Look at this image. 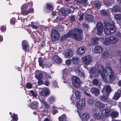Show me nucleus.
I'll list each match as a JSON object with an SVG mask.
<instances>
[{
    "label": "nucleus",
    "mask_w": 121,
    "mask_h": 121,
    "mask_svg": "<svg viewBox=\"0 0 121 121\" xmlns=\"http://www.w3.org/2000/svg\"><path fill=\"white\" fill-rule=\"evenodd\" d=\"M0 30L1 31H5L6 30V28L5 27L2 26L0 28Z\"/></svg>",
    "instance_id": "nucleus-60"
},
{
    "label": "nucleus",
    "mask_w": 121,
    "mask_h": 121,
    "mask_svg": "<svg viewBox=\"0 0 121 121\" xmlns=\"http://www.w3.org/2000/svg\"><path fill=\"white\" fill-rule=\"evenodd\" d=\"M110 113V115L112 118L117 117L118 116L119 114V113L117 112L113 111V110L111 111Z\"/></svg>",
    "instance_id": "nucleus-28"
},
{
    "label": "nucleus",
    "mask_w": 121,
    "mask_h": 121,
    "mask_svg": "<svg viewBox=\"0 0 121 121\" xmlns=\"http://www.w3.org/2000/svg\"><path fill=\"white\" fill-rule=\"evenodd\" d=\"M35 77L38 79H42L43 77L42 73L39 71L36 72L35 73Z\"/></svg>",
    "instance_id": "nucleus-27"
},
{
    "label": "nucleus",
    "mask_w": 121,
    "mask_h": 121,
    "mask_svg": "<svg viewBox=\"0 0 121 121\" xmlns=\"http://www.w3.org/2000/svg\"><path fill=\"white\" fill-rule=\"evenodd\" d=\"M74 71L76 74L81 77H84L85 73L82 70V68L80 67H78L75 68Z\"/></svg>",
    "instance_id": "nucleus-11"
},
{
    "label": "nucleus",
    "mask_w": 121,
    "mask_h": 121,
    "mask_svg": "<svg viewBox=\"0 0 121 121\" xmlns=\"http://www.w3.org/2000/svg\"><path fill=\"white\" fill-rule=\"evenodd\" d=\"M38 104L37 102H34L33 103H31L30 105V107L33 109H35L37 108Z\"/></svg>",
    "instance_id": "nucleus-35"
},
{
    "label": "nucleus",
    "mask_w": 121,
    "mask_h": 121,
    "mask_svg": "<svg viewBox=\"0 0 121 121\" xmlns=\"http://www.w3.org/2000/svg\"><path fill=\"white\" fill-rule=\"evenodd\" d=\"M109 102V104L112 105H116V102L113 100H110Z\"/></svg>",
    "instance_id": "nucleus-50"
},
{
    "label": "nucleus",
    "mask_w": 121,
    "mask_h": 121,
    "mask_svg": "<svg viewBox=\"0 0 121 121\" xmlns=\"http://www.w3.org/2000/svg\"><path fill=\"white\" fill-rule=\"evenodd\" d=\"M67 69H64L63 71V81L64 83H67L69 82V76Z\"/></svg>",
    "instance_id": "nucleus-12"
},
{
    "label": "nucleus",
    "mask_w": 121,
    "mask_h": 121,
    "mask_svg": "<svg viewBox=\"0 0 121 121\" xmlns=\"http://www.w3.org/2000/svg\"><path fill=\"white\" fill-rule=\"evenodd\" d=\"M43 74L44 75V77L45 78L47 79L51 77V76L49 75V74L45 72H44Z\"/></svg>",
    "instance_id": "nucleus-49"
},
{
    "label": "nucleus",
    "mask_w": 121,
    "mask_h": 121,
    "mask_svg": "<svg viewBox=\"0 0 121 121\" xmlns=\"http://www.w3.org/2000/svg\"><path fill=\"white\" fill-rule=\"evenodd\" d=\"M83 31L78 28L72 29L66 34L63 36L61 38V41H63L67 38L71 37L76 40H79L82 39V33Z\"/></svg>",
    "instance_id": "nucleus-2"
},
{
    "label": "nucleus",
    "mask_w": 121,
    "mask_h": 121,
    "mask_svg": "<svg viewBox=\"0 0 121 121\" xmlns=\"http://www.w3.org/2000/svg\"><path fill=\"white\" fill-rule=\"evenodd\" d=\"M96 68H91L89 72L90 74L94 73L96 75L99 74L103 80L105 82H108L107 79L108 75L109 76V78L110 81H113L116 78L112 68L109 66H106L105 69L101 65L97 63L95 65Z\"/></svg>",
    "instance_id": "nucleus-1"
},
{
    "label": "nucleus",
    "mask_w": 121,
    "mask_h": 121,
    "mask_svg": "<svg viewBox=\"0 0 121 121\" xmlns=\"http://www.w3.org/2000/svg\"><path fill=\"white\" fill-rule=\"evenodd\" d=\"M51 35L52 41H55L58 40L59 39L60 35L57 30H53L52 31Z\"/></svg>",
    "instance_id": "nucleus-6"
},
{
    "label": "nucleus",
    "mask_w": 121,
    "mask_h": 121,
    "mask_svg": "<svg viewBox=\"0 0 121 121\" xmlns=\"http://www.w3.org/2000/svg\"><path fill=\"white\" fill-rule=\"evenodd\" d=\"M26 87L28 88H31L32 87V86L30 83H28L26 84Z\"/></svg>",
    "instance_id": "nucleus-53"
},
{
    "label": "nucleus",
    "mask_w": 121,
    "mask_h": 121,
    "mask_svg": "<svg viewBox=\"0 0 121 121\" xmlns=\"http://www.w3.org/2000/svg\"><path fill=\"white\" fill-rule=\"evenodd\" d=\"M115 18L118 21L117 22L119 25L121 26V14H117L114 15Z\"/></svg>",
    "instance_id": "nucleus-26"
},
{
    "label": "nucleus",
    "mask_w": 121,
    "mask_h": 121,
    "mask_svg": "<svg viewBox=\"0 0 121 121\" xmlns=\"http://www.w3.org/2000/svg\"><path fill=\"white\" fill-rule=\"evenodd\" d=\"M101 40L102 41L104 44L106 45H109L111 44L116 43L118 40V38L114 36H111L105 38H102Z\"/></svg>",
    "instance_id": "nucleus-5"
},
{
    "label": "nucleus",
    "mask_w": 121,
    "mask_h": 121,
    "mask_svg": "<svg viewBox=\"0 0 121 121\" xmlns=\"http://www.w3.org/2000/svg\"><path fill=\"white\" fill-rule=\"evenodd\" d=\"M97 26L98 31L97 35L99 36L101 35L103 30V25L101 23L99 22L97 23Z\"/></svg>",
    "instance_id": "nucleus-16"
},
{
    "label": "nucleus",
    "mask_w": 121,
    "mask_h": 121,
    "mask_svg": "<svg viewBox=\"0 0 121 121\" xmlns=\"http://www.w3.org/2000/svg\"><path fill=\"white\" fill-rule=\"evenodd\" d=\"M73 55V52L71 50L69 49L66 52L65 56L66 58H70Z\"/></svg>",
    "instance_id": "nucleus-20"
},
{
    "label": "nucleus",
    "mask_w": 121,
    "mask_h": 121,
    "mask_svg": "<svg viewBox=\"0 0 121 121\" xmlns=\"http://www.w3.org/2000/svg\"><path fill=\"white\" fill-rule=\"evenodd\" d=\"M75 17L74 16H72L70 17V20L72 22H73L74 21Z\"/></svg>",
    "instance_id": "nucleus-61"
},
{
    "label": "nucleus",
    "mask_w": 121,
    "mask_h": 121,
    "mask_svg": "<svg viewBox=\"0 0 121 121\" xmlns=\"http://www.w3.org/2000/svg\"><path fill=\"white\" fill-rule=\"evenodd\" d=\"M95 8L97 9H99L101 6V3L98 1H96L94 4Z\"/></svg>",
    "instance_id": "nucleus-36"
},
{
    "label": "nucleus",
    "mask_w": 121,
    "mask_h": 121,
    "mask_svg": "<svg viewBox=\"0 0 121 121\" xmlns=\"http://www.w3.org/2000/svg\"><path fill=\"white\" fill-rule=\"evenodd\" d=\"M95 102L93 98L91 97L88 99L87 102L88 104L90 105L94 103Z\"/></svg>",
    "instance_id": "nucleus-39"
},
{
    "label": "nucleus",
    "mask_w": 121,
    "mask_h": 121,
    "mask_svg": "<svg viewBox=\"0 0 121 121\" xmlns=\"http://www.w3.org/2000/svg\"><path fill=\"white\" fill-rule=\"evenodd\" d=\"M39 100L41 103L44 104L47 108H49L50 103V104H48L46 102L45 100L44 99H41L39 98Z\"/></svg>",
    "instance_id": "nucleus-34"
},
{
    "label": "nucleus",
    "mask_w": 121,
    "mask_h": 121,
    "mask_svg": "<svg viewBox=\"0 0 121 121\" xmlns=\"http://www.w3.org/2000/svg\"><path fill=\"white\" fill-rule=\"evenodd\" d=\"M111 11L114 12H119L121 11V8L118 6H116L113 7L111 9Z\"/></svg>",
    "instance_id": "nucleus-33"
},
{
    "label": "nucleus",
    "mask_w": 121,
    "mask_h": 121,
    "mask_svg": "<svg viewBox=\"0 0 121 121\" xmlns=\"http://www.w3.org/2000/svg\"><path fill=\"white\" fill-rule=\"evenodd\" d=\"M74 9L75 8L74 7L72 6H71L69 8L67 9L66 10L65 9H61L60 12L63 16H65L68 13H69L71 12L73 13Z\"/></svg>",
    "instance_id": "nucleus-8"
},
{
    "label": "nucleus",
    "mask_w": 121,
    "mask_h": 121,
    "mask_svg": "<svg viewBox=\"0 0 121 121\" xmlns=\"http://www.w3.org/2000/svg\"><path fill=\"white\" fill-rule=\"evenodd\" d=\"M82 62L85 65H88L92 61L91 57L90 55L85 56L81 58Z\"/></svg>",
    "instance_id": "nucleus-7"
},
{
    "label": "nucleus",
    "mask_w": 121,
    "mask_h": 121,
    "mask_svg": "<svg viewBox=\"0 0 121 121\" xmlns=\"http://www.w3.org/2000/svg\"><path fill=\"white\" fill-rule=\"evenodd\" d=\"M90 118V116L89 113H85L82 115V121H88Z\"/></svg>",
    "instance_id": "nucleus-21"
},
{
    "label": "nucleus",
    "mask_w": 121,
    "mask_h": 121,
    "mask_svg": "<svg viewBox=\"0 0 121 121\" xmlns=\"http://www.w3.org/2000/svg\"><path fill=\"white\" fill-rule=\"evenodd\" d=\"M93 84L95 85H97L98 83V81L96 79H94L93 81Z\"/></svg>",
    "instance_id": "nucleus-56"
},
{
    "label": "nucleus",
    "mask_w": 121,
    "mask_h": 121,
    "mask_svg": "<svg viewBox=\"0 0 121 121\" xmlns=\"http://www.w3.org/2000/svg\"><path fill=\"white\" fill-rule=\"evenodd\" d=\"M92 116L98 120L101 119L100 116L99 115V112L95 108L92 111Z\"/></svg>",
    "instance_id": "nucleus-13"
},
{
    "label": "nucleus",
    "mask_w": 121,
    "mask_h": 121,
    "mask_svg": "<svg viewBox=\"0 0 121 121\" xmlns=\"http://www.w3.org/2000/svg\"><path fill=\"white\" fill-rule=\"evenodd\" d=\"M71 80L72 84L75 87H80V82L78 77L73 76Z\"/></svg>",
    "instance_id": "nucleus-9"
},
{
    "label": "nucleus",
    "mask_w": 121,
    "mask_h": 121,
    "mask_svg": "<svg viewBox=\"0 0 121 121\" xmlns=\"http://www.w3.org/2000/svg\"><path fill=\"white\" fill-rule=\"evenodd\" d=\"M86 50V48L85 47H80L77 49V53L78 55L81 56L85 53Z\"/></svg>",
    "instance_id": "nucleus-15"
},
{
    "label": "nucleus",
    "mask_w": 121,
    "mask_h": 121,
    "mask_svg": "<svg viewBox=\"0 0 121 121\" xmlns=\"http://www.w3.org/2000/svg\"><path fill=\"white\" fill-rule=\"evenodd\" d=\"M59 121H67V117L66 115L64 114L58 117Z\"/></svg>",
    "instance_id": "nucleus-32"
},
{
    "label": "nucleus",
    "mask_w": 121,
    "mask_h": 121,
    "mask_svg": "<svg viewBox=\"0 0 121 121\" xmlns=\"http://www.w3.org/2000/svg\"><path fill=\"white\" fill-rule=\"evenodd\" d=\"M120 97V94L119 93L117 92V91L116 92L114 95L113 98L114 100H117Z\"/></svg>",
    "instance_id": "nucleus-43"
},
{
    "label": "nucleus",
    "mask_w": 121,
    "mask_h": 121,
    "mask_svg": "<svg viewBox=\"0 0 121 121\" xmlns=\"http://www.w3.org/2000/svg\"><path fill=\"white\" fill-rule=\"evenodd\" d=\"M102 56L103 58H111L110 57H109L110 55L109 54V52L107 50H105L104 52L102 53Z\"/></svg>",
    "instance_id": "nucleus-31"
},
{
    "label": "nucleus",
    "mask_w": 121,
    "mask_h": 121,
    "mask_svg": "<svg viewBox=\"0 0 121 121\" xmlns=\"http://www.w3.org/2000/svg\"><path fill=\"white\" fill-rule=\"evenodd\" d=\"M83 14L82 13L81 15L80 16V17L79 18V20L80 21H82L83 18Z\"/></svg>",
    "instance_id": "nucleus-62"
},
{
    "label": "nucleus",
    "mask_w": 121,
    "mask_h": 121,
    "mask_svg": "<svg viewBox=\"0 0 121 121\" xmlns=\"http://www.w3.org/2000/svg\"><path fill=\"white\" fill-rule=\"evenodd\" d=\"M55 98L53 96H51L48 99V101L50 103H52L55 101Z\"/></svg>",
    "instance_id": "nucleus-41"
},
{
    "label": "nucleus",
    "mask_w": 121,
    "mask_h": 121,
    "mask_svg": "<svg viewBox=\"0 0 121 121\" xmlns=\"http://www.w3.org/2000/svg\"><path fill=\"white\" fill-rule=\"evenodd\" d=\"M65 63L67 65H70L71 63V60L70 59H68L65 61Z\"/></svg>",
    "instance_id": "nucleus-52"
},
{
    "label": "nucleus",
    "mask_w": 121,
    "mask_h": 121,
    "mask_svg": "<svg viewBox=\"0 0 121 121\" xmlns=\"http://www.w3.org/2000/svg\"><path fill=\"white\" fill-rule=\"evenodd\" d=\"M72 61L74 64H78L80 62V60L78 57L74 56L72 58Z\"/></svg>",
    "instance_id": "nucleus-30"
},
{
    "label": "nucleus",
    "mask_w": 121,
    "mask_h": 121,
    "mask_svg": "<svg viewBox=\"0 0 121 121\" xmlns=\"http://www.w3.org/2000/svg\"><path fill=\"white\" fill-rule=\"evenodd\" d=\"M30 92L33 97H36L37 96V92L32 90H30Z\"/></svg>",
    "instance_id": "nucleus-48"
},
{
    "label": "nucleus",
    "mask_w": 121,
    "mask_h": 121,
    "mask_svg": "<svg viewBox=\"0 0 121 121\" xmlns=\"http://www.w3.org/2000/svg\"><path fill=\"white\" fill-rule=\"evenodd\" d=\"M104 30L105 34L109 35L113 33L116 31V29L113 23L112 24L110 23H104Z\"/></svg>",
    "instance_id": "nucleus-4"
},
{
    "label": "nucleus",
    "mask_w": 121,
    "mask_h": 121,
    "mask_svg": "<svg viewBox=\"0 0 121 121\" xmlns=\"http://www.w3.org/2000/svg\"><path fill=\"white\" fill-rule=\"evenodd\" d=\"M86 106L85 100L84 99H81L76 103V106L78 108L82 109Z\"/></svg>",
    "instance_id": "nucleus-10"
},
{
    "label": "nucleus",
    "mask_w": 121,
    "mask_h": 121,
    "mask_svg": "<svg viewBox=\"0 0 121 121\" xmlns=\"http://www.w3.org/2000/svg\"><path fill=\"white\" fill-rule=\"evenodd\" d=\"M28 26L31 27L32 28L36 29H37L39 27V26L35 25L33 22H31V24L29 25Z\"/></svg>",
    "instance_id": "nucleus-40"
},
{
    "label": "nucleus",
    "mask_w": 121,
    "mask_h": 121,
    "mask_svg": "<svg viewBox=\"0 0 121 121\" xmlns=\"http://www.w3.org/2000/svg\"><path fill=\"white\" fill-rule=\"evenodd\" d=\"M58 112V111L55 109H53L52 110V112L53 114H55Z\"/></svg>",
    "instance_id": "nucleus-59"
},
{
    "label": "nucleus",
    "mask_w": 121,
    "mask_h": 121,
    "mask_svg": "<svg viewBox=\"0 0 121 121\" xmlns=\"http://www.w3.org/2000/svg\"><path fill=\"white\" fill-rule=\"evenodd\" d=\"M15 22V19L14 18H11L10 20V23L12 24H14Z\"/></svg>",
    "instance_id": "nucleus-54"
},
{
    "label": "nucleus",
    "mask_w": 121,
    "mask_h": 121,
    "mask_svg": "<svg viewBox=\"0 0 121 121\" xmlns=\"http://www.w3.org/2000/svg\"><path fill=\"white\" fill-rule=\"evenodd\" d=\"M75 95L76 98L78 100L80 99L81 96V94L79 91H77L75 93Z\"/></svg>",
    "instance_id": "nucleus-38"
},
{
    "label": "nucleus",
    "mask_w": 121,
    "mask_h": 121,
    "mask_svg": "<svg viewBox=\"0 0 121 121\" xmlns=\"http://www.w3.org/2000/svg\"><path fill=\"white\" fill-rule=\"evenodd\" d=\"M91 92L92 94L95 95H98L99 94V90L98 89L95 88H91Z\"/></svg>",
    "instance_id": "nucleus-25"
},
{
    "label": "nucleus",
    "mask_w": 121,
    "mask_h": 121,
    "mask_svg": "<svg viewBox=\"0 0 121 121\" xmlns=\"http://www.w3.org/2000/svg\"><path fill=\"white\" fill-rule=\"evenodd\" d=\"M70 99L72 101L71 103L73 104H74L75 101H76V98H75L73 95H72L70 98Z\"/></svg>",
    "instance_id": "nucleus-47"
},
{
    "label": "nucleus",
    "mask_w": 121,
    "mask_h": 121,
    "mask_svg": "<svg viewBox=\"0 0 121 121\" xmlns=\"http://www.w3.org/2000/svg\"><path fill=\"white\" fill-rule=\"evenodd\" d=\"M52 59L55 63L58 64H60L62 60L57 55H55L53 57Z\"/></svg>",
    "instance_id": "nucleus-22"
},
{
    "label": "nucleus",
    "mask_w": 121,
    "mask_h": 121,
    "mask_svg": "<svg viewBox=\"0 0 121 121\" xmlns=\"http://www.w3.org/2000/svg\"><path fill=\"white\" fill-rule=\"evenodd\" d=\"M22 48L23 50L26 51H29V47L28 42L26 41H23L22 43Z\"/></svg>",
    "instance_id": "nucleus-19"
},
{
    "label": "nucleus",
    "mask_w": 121,
    "mask_h": 121,
    "mask_svg": "<svg viewBox=\"0 0 121 121\" xmlns=\"http://www.w3.org/2000/svg\"><path fill=\"white\" fill-rule=\"evenodd\" d=\"M100 38V39L96 37H95L93 38L91 40V41H92L91 43V44L89 45V46H90V45L92 44H97L98 42V41L99 40H100L102 41L101 40V38Z\"/></svg>",
    "instance_id": "nucleus-29"
},
{
    "label": "nucleus",
    "mask_w": 121,
    "mask_h": 121,
    "mask_svg": "<svg viewBox=\"0 0 121 121\" xmlns=\"http://www.w3.org/2000/svg\"><path fill=\"white\" fill-rule=\"evenodd\" d=\"M103 96H100V100H101L102 101H106L108 99V95H107L105 96L104 94V93L103 94Z\"/></svg>",
    "instance_id": "nucleus-37"
},
{
    "label": "nucleus",
    "mask_w": 121,
    "mask_h": 121,
    "mask_svg": "<svg viewBox=\"0 0 121 121\" xmlns=\"http://www.w3.org/2000/svg\"><path fill=\"white\" fill-rule=\"evenodd\" d=\"M95 105L96 107L101 109L105 107V105L103 103L99 101H97L95 103Z\"/></svg>",
    "instance_id": "nucleus-24"
},
{
    "label": "nucleus",
    "mask_w": 121,
    "mask_h": 121,
    "mask_svg": "<svg viewBox=\"0 0 121 121\" xmlns=\"http://www.w3.org/2000/svg\"><path fill=\"white\" fill-rule=\"evenodd\" d=\"M112 110H113L110 109L108 108H106L102 110V115L104 117H107L110 114V112Z\"/></svg>",
    "instance_id": "nucleus-17"
},
{
    "label": "nucleus",
    "mask_w": 121,
    "mask_h": 121,
    "mask_svg": "<svg viewBox=\"0 0 121 121\" xmlns=\"http://www.w3.org/2000/svg\"><path fill=\"white\" fill-rule=\"evenodd\" d=\"M84 92L86 96L89 97L91 96V95L90 93H87L86 91H84Z\"/></svg>",
    "instance_id": "nucleus-64"
},
{
    "label": "nucleus",
    "mask_w": 121,
    "mask_h": 121,
    "mask_svg": "<svg viewBox=\"0 0 121 121\" xmlns=\"http://www.w3.org/2000/svg\"><path fill=\"white\" fill-rule=\"evenodd\" d=\"M38 83V85H40L43 84V82L42 80L39 79Z\"/></svg>",
    "instance_id": "nucleus-58"
},
{
    "label": "nucleus",
    "mask_w": 121,
    "mask_h": 121,
    "mask_svg": "<svg viewBox=\"0 0 121 121\" xmlns=\"http://www.w3.org/2000/svg\"><path fill=\"white\" fill-rule=\"evenodd\" d=\"M63 18H61L60 17H56V19L57 21L58 22H60L62 21Z\"/></svg>",
    "instance_id": "nucleus-55"
},
{
    "label": "nucleus",
    "mask_w": 121,
    "mask_h": 121,
    "mask_svg": "<svg viewBox=\"0 0 121 121\" xmlns=\"http://www.w3.org/2000/svg\"><path fill=\"white\" fill-rule=\"evenodd\" d=\"M50 84V82L48 81H45L44 82L45 85L47 86H48Z\"/></svg>",
    "instance_id": "nucleus-63"
},
{
    "label": "nucleus",
    "mask_w": 121,
    "mask_h": 121,
    "mask_svg": "<svg viewBox=\"0 0 121 121\" xmlns=\"http://www.w3.org/2000/svg\"><path fill=\"white\" fill-rule=\"evenodd\" d=\"M93 17L91 15L86 14L85 16V19L86 21L91 22L93 21Z\"/></svg>",
    "instance_id": "nucleus-23"
},
{
    "label": "nucleus",
    "mask_w": 121,
    "mask_h": 121,
    "mask_svg": "<svg viewBox=\"0 0 121 121\" xmlns=\"http://www.w3.org/2000/svg\"><path fill=\"white\" fill-rule=\"evenodd\" d=\"M47 9L50 11H52L53 9V6L50 4H47Z\"/></svg>",
    "instance_id": "nucleus-44"
},
{
    "label": "nucleus",
    "mask_w": 121,
    "mask_h": 121,
    "mask_svg": "<svg viewBox=\"0 0 121 121\" xmlns=\"http://www.w3.org/2000/svg\"><path fill=\"white\" fill-rule=\"evenodd\" d=\"M50 91L48 88H44L39 93V95L44 97H46L50 93Z\"/></svg>",
    "instance_id": "nucleus-14"
},
{
    "label": "nucleus",
    "mask_w": 121,
    "mask_h": 121,
    "mask_svg": "<svg viewBox=\"0 0 121 121\" xmlns=\"http://www.w3.org/2000/svg\"><path fill=\"white\" fill-rule=\"evenodd\" d=\"M103 50V48L100 46H95L94 49L93 51L95 53H99L102 52Z\"/></svg>",
    "instance_id": "nucleus-18"
},
{
    "label": "nucleus",
    "mask_w": 121,
    "mask_h": 121,
    "mask_svg": "<svg viewBox=\"0 0 121 121\" xmlns=\"http://www.w3.org/2000/svg\"><path fill=\"white\" fill-rule=\"evenodd\" d=\"M39 65L40 66H42L43 63V61L41 58H39Z\"/></svg>",
    "instance_id": "nucleus-51"
},
{
    "label": "nucleus",
    "mask_w": 121,
    "mask_h": 121,
    "mask_svg": "<svg viewBox=\"0 0 121 121\" xmlns=\"http://www.w3.org/2000/svg\"><path fill=\"white\" fill-rule=\"evenodd\" d=\"M77 1L79 3H83L86 2L87 0H77Z\"/></svg>",
    "instance_id": "nucleus-57"
},
{
    "label": "nucleus",
    "mask_w": 121,
    "mask_h": 121,
    "mask_svg": "<svg viewBox=\"0 0 121 121\" xmlns=\"http://www.w3.org/2000/svg\"><path fill=\"white\" fill-rule=\"evenodd\" d=\"M105 91L107 93H109L111 91V89L109 86H106L105 87Z\"/></svg>",
    "instance_id": "nucleus-46"
},
{
    "label": "nucleus",
    "mask_w": 121,
    "mask_h": 121,
    "mask_svg": "<svg viewBox=\"0 0 121 121\" xmlns=\"http://www.w3.org/2000/svg\"><path fill=\"white\" fill-rule=\"evenodd\" d=\"M13 116L12 115L11 117L12 118V120H11V121H17L18 119V117L17 115L15 114L14 113L13 114Z\"/></svg>",
    "instance_id": "nucleus-42"
},
{
    "label": "nucleus",
    "mask_w": 121,
    "mask_h": 121,
    "mask_svg": "<svg viewBox=\"0 0 121 121\" xmlns=\"http://www.w3.org/2000/svg\"><path fill=\"white\" fill-rule=\"evenodd\" d=\"M108 11L104 10H102L100 11V13L104 16L108 15Z\"/></svg>",
    "instance_id": "nucleus-45"
},
{
    "label": "nucleus",
    "mask_w": 121,
    "mask_h": 121,
    "mask_svg": "<svg viewBox=\"0 0 121 121\" xmlns=\"http://www.w3.org/2000/svg\"><path fill=\"white\" fill-rule=\"evenodd\" d=\"M33 4L31 2L23 4L21 7V13L24 15H28L29 13L34 11L33 9L32 8Z\"/></svg>",
    "instance_id": "nucleus-3"
}]
</instances>
